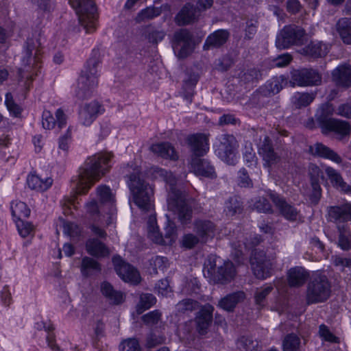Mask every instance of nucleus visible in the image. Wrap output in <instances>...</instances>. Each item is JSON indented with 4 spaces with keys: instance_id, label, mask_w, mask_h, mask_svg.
Instances as JSON below:
<instances>
[{
    "instance_id": "obj_1",
    "label": "nucleus",
    "mask_w": 351,
    "mask_h": 351,
    "mask_svg": "<svg viewBox=\"0 0 351 351\" xmlns=\"http://www.w3.org/2000/svg\"><path fill=\"white\" fill-rule=\"evenodd\" d=\"M112 157L110 153H101L88 158L80 169L77 178L73 180L75 193L84 195L92 186L109 170V162Z\"/></svg>"
},
{
    "instance_id": "obj_2",
    "label": "nucleus",
    "mask_w": 351,
    "mask_h": 351,
    "mask_svg": "<svg viewBox=\"0 0 351 351\" xmlns=\"http://www.w3.org/2000/svg\"><path fill=\"white\" fill-rule=\"evenodd\" d=\"M97 201L91 199L86 203V214L95 222L110 226L116 219L115 194L109 186L99 185L96 188Z\"/></svg>"
},
{
    "instance_id": "obj_3",
    "label": "nucleus",
    "mask_w": 351,
    "mask_h": 351,
    "mask_svg": "<svg viewBox=\"0 0 351 351\" xmlns=\"http://www.w3.org/2000/svg\"><path fill=\"white\" fill-rule=\"evenodd\" d=\"M153 176L154 179L161 178L171 186L167 198L168 208L178 215L181 223H189L192 218V202L186 201L184 195L173 187L176 182L175 176L171 172L158 167L154 168Z\"/></svg>"
},
{
    "instance_id": "obj_4",
    "label": "nucleus",
    "mask_w": 351,
    "mask_h": 351,
    "mask_svg": "<svg viewBox=\"0 0 351 351\" xmlns=\"http://www.w3.org/2000/svg\"><path fill=\"white\" fill-rule=\"evenodd\" d=\"M128 186L134 203L142 211L153 209L154 190L149 184L141 179L138 171L129 176Z\"/></svg>"
},
{
    "instance_id": "obj_5",
    "label": "nucleus",
    "mask_w": 351,
    "mask_h": 351,
    "mask_svg": "<svg viewBox=\"0 0 351 351\" xmlns=\"http://www.w3.org/2000/svg\"><path fill=\"white\" fill-rule=\"evenodd\" d=\"M99 64V60L97 54L88 60L77 80L75 96L79 99H84L89 97L92 90L97 85Z\"/></svg>"
},
{
    "instance_id": "obj_6",
    "label": "nucleus",
    "mask_w": 351,
    "mask_h": 351,
    "mask_svg": "<svg viewBox=\"0 0 351 351\" xmlns=\"http://www.w3.org/2000/svg\"><path fill=\"white\" fill-rule=\"evenodd\" d=\"M204 270L215 282L224 284L232 280L236 269L230 261H223L219 257L210 256L204 265Z\"/></svg>"
},
{
    "instance_id": "obj_7",
    "label": "nucleus",
    "mask_w": 351,
    "mask_h": 351,
    "mask_svg": "<svg viewBox=\"0 0 351 351\" xmlns=\"http://www.w3.org/2000/svg\"><path fill=\"white\" fill-rule=\"evenodd\" d=\"M75 10L79 22L86 32L90 33L96 29L97 13L93 0H69Z\"/></svg>"
},
{
    "instance_id": "obj_8",
    "label": "nucleus",
    "mask_w": 351,
    "mask_h": 351,
    "mask_svg": "<svg viewBox=\"0 0 351 351\" xmlns=\"http://www.w3.org/2000/svg\"><path fill=\"white\" fill-rule=\"evenodd\" d=\"M330 294V285L326 276L315 274L308 285L306 301L308 304L322 302L326 300Z\"/></svg>"
},
{
    "instance_id": "obj_9",
    "label": "nucleus",
    "mask_w": 351,
    "mask_h": 351,
    "mask_svg": "<svg viewBox=\"0 0 351 351\" xmlns=\"http://www.w3.org/2000/svg\"><path fill=\"white\" fill-rule=\"evenodd\" d=\"M237 147L238 143L233 135L222 134L215 145V152L225 162L234 165L237 161Z\"/></svg>"
},
{
    "instance_id": "obj_10",
    "label": "nucleus",
    "mask_w": 351,
    "mask_h": 351,
    "mask_svg": "<svg viewBox=\"0 0 351 351\" xmlns=\"http://www.w3.org/2000/svg\"><path fill=\"white\" fill-rule=\"evenodd\" d=\"M250 264L254 276L259 279H265L271 275L274 258H267L263 251L255 250L251 256Z\"/></svg>"
},
{
    "instance_id": "obj_11",
    "label": "nucleus",
    "mask_w": 351,
    "mask_h": 351,
    "mask_svg": "<svg viewBox=\"0 0 351 351\" xmlns=\"http://www.w3.org/2000/svg\"><path fill=\"white\" fill-rule=\"evenodd\" d=\"M318 121L322 133L334 132L338 135L339 140L341 141L346 137H349L351 134V125L347 121L336 119H326L323 115L318 118Z\"/></svg>"
},
{
    "instance_id": "obj_12",
    "label": "nucleus",
    "mask_w": 351,
    "mask_h": 351,
    "mask_svg": "<svg viewBox=\"0 0 351 351\" xmlns=\"http://www.w3.org/2000/svg\"><path fill=\"white\" fill-rule=\"evenodd\" d=\"M291 80L299 86H318L322 82V76L313 69H302L292 72Z\"/></svg>"
},
{
    "instance_id": "obj_13",
    "label": "nucleus",
    "mask_w": 351,
    "mask_h": 351,
    "mask_svg": "<svg viewBox=\"0 0 351 351\" xmlns=\"http://www.w3.org/2000/svg\"><path fill=\"white\" fill-rule=\"evenodd\" d=\"M173 49L181 58H186L192 52L193 45L191 36L186 29H181L175 33Z\"/></svg>"
},
{
    "instance_id": "obj_14",
    "label": "nucleus",
    "mask_w": 351,
    "mask_h": 351,
    "mask_svg": "<svg viewBox=\"0 0 351 351\" xmlns=\"http://www.w3.org/2000/svg\"><path fill=\"white\" fill-rule=\"evenodd\" d=\"M258 154L263 160V166L269 169L276 166L281 160L280 156L275 152L268 136H265L263 142L260 144Z\"/></svg>"
},
{
    "instance_id": "obj_15",
    "label": "nucleus",
    "mask_w": 351,
    "mask_h": 351,
    "mask_svg": "<svg viewBox=\"0 0 351 351\" xmlns=\"http://www.w3.org/2000/svg\"><path fill=\"white\" fill-rule=\"evenodd\" d=\"M112 261L117 274L123 280L132 284L140 282V274L134 267L123 262L119 257H114Z\"/></svg>"
},
{
    "instance_id": "obj_16",
    "label": "nucleus",
    "mask_w": 351,
    "mask_h": 351,
    "mask_svg": "<svg viewBox=\"0 0 351 351\" xmlns=\"http://www.w3.org/2000/svg\"><path fill=\"white\" fill-rule=\"evenodd\" d=\"M104 112L102 105L97 101H92L84 104L79 112L80 122L86 126H88L97 119L99 114Z\"/></svg>"
},
{
    "instance_id": "obj_17",
    "label": "nucleus",
    "mask_w": 351,
    "mask_h": 351,
    "mask_svg": "<svg viewBox=\"0 0 351 351\" xmlns=\"http://www.w3.org/2000/svg\"><path fill=\"white\" fill-rule=\"evenodd\" d=\"M187 143L193 153L194 157L202 156L209 149L208 135L204 134H194L189 136Z\"/></svg>"
},
{
    "instance_id": "obj_18",
    "label": "nucleus",
    "mask_w": 351,
    "mask_h": 351,
    "mask_svg": "<svg viewBox=\"0 0 351 351\" xmlns=\"http://www.w3.org/2000/svg\"><path fill=\"white\" fill-rule=\"evenodd\" d=\"M321 173L322 172L317 167L313 166L311 168V187L306 189L304 192V195L308 197L310 202L313 204H317L322 196V189L319 184V178Z\"/></svg>"
},
{
    "instance_id": "obj_19",
    "label": "nucleus",
    "mask_w": 351,
    "mask_h": 351,
    "mask_svg": "<svg viewBox=\"0 0 351 351\" xmlns=\"http://www.w3.org/2000/svg\"><path fill=\"white\" fill-rule=\"evenodd\" d=\"M269 197L285 219L289 221H296L300 218V214L297 209L287 204L283 198L273 193H269Z\"/></svg>"
},
{
    "instance_id": "obj_20",
    "label": "nucleus",
    "mask_w": 351,
    "mask_h": 351,
    "mask_svg": "<svg viewBox=\"0 0 351 351\" xmlns=\"http://www.w3.org/2000/svg\"><path fill=\"white\" fill-rule=\"evenodd\" d=\"M328 214L337 223L348 221L351 219V203L330 206L328 208Z\"/></svg>"
},
{
    "instance_id": "obj_21",
    "label": "nucleus",
    "mask_w": 351,
    "mask_h": 351,
    "mask_svg": "<svg viewBox=\"0 0 351 351\" xmlns=\"http://www.w3.org/2000/svg\"><path fill=\"white\" fill-rule=\"evenodd\" d=\"M325 173L335 188L343 193L351 194V186L344 181L339 171L330 167H326Z\"/></svg>"
},
{
    "instance_id": "obj_22",
    "label": "nucleus",
    "mask_w": 351,
    "mask_h": 351,
    "mask_svg": "<svg viewBox=\"0 0 351 351\" xmlns=\"http://www.w3.org/2000/svg\"><path fill=\"white\" fill-rule=\"evenodd\" d=\"M311 154L329 159L337 164L341 162V158L333 150L320 143H317L309 147Z\"/></svg>"
},
{
    "instance_id": "obj_23",
    "label": "nucleus",
    "mask_w": 351,
    "mask_h": 351,
    "mask_svg": "<svg viewBox=\"0 0 351 351\" xmlns=\"http://www.w3.org/2000/svg\"><path fill=\"white\" fill-rule=\"evenodd\" d=\"M328 51V45L320 41H311L301 49V53L305 56L317 58L326 56Z\"/></svg>"
},
{
    "instance_id": "obj_24",
    "label": "nucleus",
    "mask_w": 351,
    "mask_h": 351,
    "mask_svg": "<svg viewBox=\"0 0 351 351\" xmlns=\"http://www.w3.org/2000/svg\"><path fill=\"white\" fill-rule=\"evenodd\" d=\"M308 278V272L300 267L291 268L287 273V281L291 287H300L306 282Z\"/></svg>"
},
{
    "instance_id": "obj_25",
    "label": "nucleus",
    "mask_w": 351,
    "mask_h": 351,
    "mask_svg": "<svg viewBox=\"0 0 351 351\" xmlns=\"http://www.w3.org/2000/svg\"><path fill=\"white\" fill-rule=\"evenodd\" d=\"M332 77L338 86L348 87L351 85V68L346 65L339 66L333 70Z\"/></svg>"
},
{
    "instance_id": "obj_26",
    "label": "nucleus",
    "mask_w": 351,
    "mask_h": 351,
    "mask_svg": "<svg viewBox=\"0 0 351 351\" xmlns=\"http://www.w3.org/2000/svg\"><path fill=\"white\" fill-rule=\"evenodd\" d=\"M86 250L91 256L103 258L110 254L109 249L97 239H89L86 243Z\"/></svg>"
},
{
    "instance_id": "obj_27",
    "label": "nucleus",
    "mask_w": 351,
    "mask_h": 351,
    "mask_svg": "<svg viewBox=\"0 0 351 351\" xmlns=\"http://www.w3.org/2000/svg\"><path fill=\"white\" fill-rule=\"evenodd\" d=\"M191 167L197 175L208 178H213L215 176L213 167L204 159H201L199 157H193Z\"/></svg>"
},
{
    "instance_id": "obj_28",
    "label": "nucleus",
    "mask_w": 351,
    "mask_h": 351,
    "mask_svg": "<svg viewBox=\"0 0 351 351\" xmlns=\"http://www.w3.org/2000/svg\"><path fill=\"white\" fill-rule=\"evenodd\" d=\"M296 26H285L277 36L276 44L278 48L285 49L293 45Z\"/></svg>"
},
{
    "instance_id": "obj_29",
    "label": "nucleus",
    "mask_w": 351,
    "mask_h": 351,
    "mask_svg": "<svg viewBox=\"0 0 351 351\" xmlns=\"http://www.w3.org/2000/svg\"><path fill=\"white\" fill-rule=\"evenodd\" d=\"M150 150L154 154L165 159L177 160L178 156L174 147L169 143H159L153 144Z\"/></svg>"
},
{
    "instance_id": "obj_30",
    "label": "nucleus",
    "mask_w": 351,
    "mask_h": 351,
    "mask_svg": "<svg viewBox=\"0 0 351 351\" xmlns=\"http://www.w3.org/2000/svg\"><path fill=\"white\" fill-rule=\"evenodd\" d=\"M213 310V308L212 306H205L197 317V328L200 334H204L208 328L212 320Z\"/></svg>"
},
{
    "instance_id": "obj_31",
    "label": "nucleus",
    "mask_w": 351,
    "mask_h": 351,
    "mask_svg": "<svg viewBox=\"0 0 351 351\" xmlns=\"http://www.w3.org/2000/svg\"><path fill=\"white\" fill-rule=\"evenodd\" d=\"M147 237L153 243L164 245V237L159 230L156 216L152 214L150 215L147 221Z\"/></svg>"
},
{
    "instance_id": "obj_32",
    "label": "nucleus",
    "mask_w": 351,
    "mask_h": 351,
    "mask_svg": "<svg viewBox=\"0 0 351 351\" xmlns=\"http://www.w3.org/2000/svg\"><path fill=\"white\" fill-rule=\"evenodd\" d=\"M199 11L191 5L186 4L176 16V20L178 25H184L193 22L198 16Z\"/></svg>"
},
{
    "instance_id": "obj_33",
    "label": "nucleus",
    "mask_w": 351,
    "mask_h": 351,
    "mask_svg": "<svg viewBox=\"0 0 351 351\" xmlns=\"http://www.w3.org/2000/svg\"><path fill=\"white\" fill-rule=\"evenodd\" d=\"M229 34L227 31L219 29L210 34L206 39L204 44V49L210 47H217L224 44L228 40Z\"/></svg>"
},
{
    "instance_id": "obj_34",
    "label": "nucleus",
    "mask_w": 351,
    "mask_h": 351,
    "mask_svg": "<svg viewBox=\"0 0 351 351\" xmlns=\"http://www.w3.org/2000/svg\"><path fill=\"white\" fill-rule=\"evenodd\" d=\"M28 186L36 191H44L47 190L52 184V180L50 178L42 179L35 174H31L27 180Z\"/></svg>"
},
{
    "instance_id": "obj_35",
    "label": "nucleus",
    "mask_w": 351,
    "mask_h": 351,
    "mask_svg": "<svg viewBox=\"0 0 351 351\" xmlns=\"http://www.w3.org/2000/svg\"><path fill=\"white\" fill-rule=\"evenodd\" d=\"M245 299V293L242 291L234 293L228 295L219 302V306L223 309L230 311L236 306V305L243 301Z\"/></svg>"
},
{
    "instance_id": "obj_36",
    "label": "nucleus",
    "mask_w": 351,
    "mask_h": 351,
    "mask_svg": "<svg viewBox=\"0 0 351 351\" xmlns=\"http://www.w3.org/2000/svg\"><path fill=\"white\" fill-rule=\"evenodd\" d=\"M101 291L111 303L118 304L121 303L124 298L121 292L115 291L108 282H104L101 285Z\"/></svg>"
},
{
    "instance_id": "obj_37",
    "label": "nucleus",
    "mask_w": 351,
    "mask_h": 351,
    "mask_svg": "<svg viewBox=\"0 0 351 351\" xmlns=\"http://www.w3.org/2000/svg\"><path fill=\"white\" fill-rule=\"evenodd\" d=\"M315 93H296L291 97V104L296 108L308 106L315 98Z\"/></svg>"
},
{
    "instance_id": "obj_38",
    "label": "nucleus",
    "mask_w": 351,
    "mask_h": 351,
    "mask_svg": "<svg viewBox=\"0 0 351 351\" xmlns=\"http://www.w3.org/2000/svg\"><path fill=\"white\" fill-rule=\"evenodd\" d=\"M337 30L346 44H351V19H341L337 23Z\"/></svg>"
},
{
    "instance_id": "obj_39",
    "label": "nucleus",
    "mask_w": 351,
    "mask_h": 351,
    "mask_svg": "<svg viewBox=\"0 0 351 351\" xmlns=\"http://www.w3.org/2000/svg\"><path fill=\"white\" fill-rule=\"evenodd\" d=\"M195 230L199 236L204 239L206 237H213L215 226L210 221L199 220L195 222Z\"/></svg>"
},
{
    "instance_id": "obj_40",
    "label": "nucleus",
    "mask_w": 351,
    "mask_h": 351,
    "mask_svg": "<svg viewBox=\"0 0 351 351\" xmlns=\"http://www.w3.org/2000/svg\"><path fill=\"white\" fill-rule=\"evenodd\" d=\"M287 84L283 75L276 76L269 80L265 84V88L269 94H276L280 91Z\"/></svg>"
},
{
    "instance_id": "obj_41",
    "label": "nucleus",
    "mask_w": 351,
    "mask_h": 351,
    "mask_svg": "<svg viewBox=\"0 0 351 351\" xmlns=\"http://www.w3.org/2000/svg\"><path fill=\"white\" fill-rule=\"evenodd\" d=\"M144 35L149 43H158L165 38V32L159 28L147 26L144 29Z\"/></svg>"
},
{
    "instance_id": "obj_42",
    "label": "nucleus",
    "mask_w": 351,
    "mask_h": 351,
    "mask_svg": "<svg viewBox=\"0 0 351 351\" xmlns=\"http://www.w3.org/2000/svg\"><path fill=\"white\" fill-rule=\"evenodd\" d=\"M12 214L16 220L21 219L22 217H27L30 214V210L27 205L20 201H15L11 205Z\"/></svg>"
},
{
    "instance_id": "obj_43",
    "label": "nucleus",
    "mask_w": 351,
    "mask_h": 351,
    "mask_svg": "<svg viewBox=\"0 0 351 351\" xmlns=\"http://www.w3.org/2000/svg\"><path fill=\"white\" fill-rule=\"evenodd\" d=\"M300 338L294 334H290L283 341V351H300Z\"/></svg>"
},
{
    "instance_id": "obj_44",
    "label": "nucleus",
    "mask_w": 351,
    "mask_h": 351,
    "mask_svg": "<svg viewBox=\"0 0 351 351\" xmlns=\"http://www.w3.org/2000/svg\"><path fill=\"white\" fill-rule=\"evenodd\" d=\"M156 303L155 297L149 293L142 294L140 301L136 306V311L138 314H141L145 310L151 308Z\"/></svg>"
},
{
    "instance_id": "obj_45",
    "label": "nucleus",
    "mask_w": 351,
    "mask_h": 351,
    "mask_svg": "<svg viewBox=\"0 0 351 351\" xmlns=\"http://www.w3.org/2000/svg\"><path fill=\"white\" fill-rule=\"evenodd\" d=\"M101 267L97 261L90 257H84L82 261L81 271L83 275L88 276L90 271H100Z\"/></svg>"
},
{
    "instance_id": "obj_46",
    "label": "nucleus",
    "mask_w": 351,
    "mask_h": 351,
    "mask_svg": "<svg viewBox=\"0 0 351 351\" xmlns=\"http://www.w3.org/2000/svg\"><path fill=\"white\" fill-rule=\"evenodd\" d=\"M241 204L237 198H230L226 202L224 212L227 216L232 217L235 214L241 213Z\"/></svg>"
},
{
    "instance_id": "obj_47",
    "label": "nucleus",
    "mask_w": 351,
    "mask_h": 351,
    "mask_svg": "<svg viewBox=\"0 0 351 351\" xmlns=\"http://www.w3.org/2000/svg\"><path fill=\"white\" fill-rule=\"evenodd\" d=\"M177 239V229L174 223L169 222L165 228L164 245H172Z\"/></svg>"
},
{
    "instance_id": "obj_48",
    "label": "nucleus",
    "mask_w": 351,
    "mask_h": 351,
    "mask_svg": "<svg viewBox=\"0 0 351 351\" xmlns=\"http://www.w3.org/2000/svg\"><path fill=\"white\" fill-rule=\"evenodd\" d=\"M160 14V10L154 7H148L141 10L136 17V21L138 23L145 20L152 19Z\"/></svg>"
},
{
    "instance_id": "obj_49",
    "label": "nucleus",
    "mask_w": 351,
    "mask_h": 351,
    "mask_svg": "<svg viewBox=\"0 0 351 351\" xmlns=\"http://www.w3.org/2000/svg\"><path fill=\"white\" fill-rule=\"evenodd\" d=\"M120 351H141V348L138 339L135 338H128L121 341L120 344Z\"/></svg>"
},
{
    "instance_id": "obj_50",
    "label": "nucleus",
    "mask_w": 351,
    "mask_h": 351,
    "mask_svg": "<svg viewBox=\"0 0 351 351\" xmlns=\"http://www.w3.org/2000/svg\"><path fill=\"white\" fill-rule=\"evenodd\" d=\"M271 286H265L258 289L255 293L254 299L256 304L260 306L264 305L266 297L272 291Z\"/></svg>"
},
{
    "instance_id": "obj_51",
    "label": "nucleus",
    "mask_w": 351,
    "mask_h": 351,
    "mask_svg": "<svg viewBox=\"0 0 351 351\" xmlns=\"http://www.w3.org/2000/svg\"><path fill=\"white\" fill-rule=\"evenodd\" d=\"M16 224L22 237H27L34 231V226L28 221H24L21 219L16 220Z\"/></svg>"
},
{
    "instance_id": "obj_52",
    "label": "nucleus",
    "mask_w": 351,
    "mask_h": 351,
    "mask_svg": "<svg viewBox=\"0 0 351 351\" xmlns=\"http://www.w3.org/2000/svg\"><path fill=\"white\" fill-rule=\"evenodd\" d=\"M73 127L69 126L66 132L60 137L58 147L60 149L67 152L69 149V144L72 138Z\"/></svg>"
},
{
    "instance_id": "obj_53",
    "label": "nucleus",
    "mask_w": 351,
    "mask_h": 351,
    "mask_svg": "<svg viewBox=\"0 0 351 351\" xmlns=\"http://www.w3.org/2000/svg\"><path fill=\"white\" fill-rule=\"evenodd\" d=\"M5 104L10 113L13 114L15 117L21 114V110L20 107L14 103L11 93H6Z\"/></svg>"
},
{
    "instance_id": "obj_54",
    "label": "nucleus",
    "mask_w": 351,
    "mask_h": 351,
    "mask_svg": "<svg viewBox=\"0 0 351 351\" xmlns=\"http://www.w3.org/2000/svg\"><path fill=\"white\" fill-rule=\"evenodd\" d=\"M56 125L55 119L52 113L49 110H45L43 113V126L45 129L51 130Z\"/></svg>"
},
{
    "instance_id": "obj_55",
    "label": "nucleus",
    "mask_w": 351,
    "mask_h": 351,
    "mask_svg": "<svg viewBox=\"0 0 351 351\" xmlns=\"http://www.w3.org/2000/svg\"><path fill=\"white\" fill-rule=\"evenodd\" d=\"M165 337L162 335L151 334L147 339L146 347L152 348L165 342Z\"/></svg>"
},
{
    "instance_id": "obj_56",
    "label": "nucleus",
    "mask_w": 351,
    "mask_h": 351,
    "mask_svg": "<svg viewBox=\"0 0 351 351\" xmlns=\"http://www.w3.org/2000/svg\"><path fill=\"white\" fill-rule=\"evenodd\" d=\"M198 243L199 239L192 234L184 235L182 239V246L187 249L194 247Z\"/></svg>"
},
{
    "instance_id": "obj_57",
    "label": "nucleus",
    "mask_w": 351,
    "mask_h": 351,
    "mask_svg": "<svg viewBox=\"0 0 351 351\" xmlns=\"http://www.w3.org/2000/svg\"><path fill=\"white\" fill-rule=\"evenodd\" d=\"M197 302L191 300V299H185L180 302L177 304V308L178 311L184 312L187 311H193L195 308L197 306Z\"/></svg>"
},
{
    "instance_id": "obj_58",
    "label": "nucleus",
    "mask_w": 351,
    "mask_h": 351,
    "mask_svg": "<svg viewBox=\"0 0 351 351\" xmlns=\"http://www.w3.org/2000/svg\"><path fill=\"white\" fill-rule=\"evenodd\" d=\"M161 314L158 311H154L148 313L142 317L143 321L147 325H153L157 324L160 320Z\"/></svg>"
},
{
    "instance_id": "obj_59",
    "label": "nucleus",
    "mask_w": 351,
    "mask_h": 351,
    "mask_svg": "<svg viewBox=\"0 0 351 351\" xmlns=\"http://www.w3.org/2000/svg\"><path fill=\"white\" fill-rule=\"evenodd\" d=\"M319 333L320 337L325 341L329 342H337L338 338L335 337L328 328V327L324 324L319 326Z\"/></svg>"
},
{
    "instance_id": "obj_60",
    "label": "nucleus",
    "mask_w": 351,
    "mask_h": 351,
    "mask_svg": "<svg viewBox=\"0 0 351 351\" xmlns=\"http://www.w3.org/2000/svg\"><path fill=\"white\" fill-rule=\"evenodd\" d=\"M254 207L259 212L265 213H270L272 212L271 204L265 198H262L256 201L254 203Z\"/></svg>"
},
{
    "instance_id": "obj_61",
    "label": "nucleus",
    "mask_w": 351,
    "mask_h": 351,
    "mask_svg": "<svg viewBox=\"0 0 351 351\" xmlns=\"http://www.w3.org/2000/svg\"><path fill=\"white\" fill-rule=\"evenodd\" d=\"M90 219L93 223L90 227L92 232L100 238H106L107 234L104 228L108 227V226H104L101 223H96L90 217Z\"/></svg>"
},
{
    "instance_id": "obj_62",
    "label": "nucleus",
    "mask_w": 351,
    "mask_h": 351,
    "mask_svg": "<svg viewBox=\"0 0 351 351\" xmlns=\"http://www.w3.org/2000/svg\"><path fill=\"white\" fill-rule=\"evenodd\" d=\"M338 229L339 231V244L342 249L347 250L350 247V240L347 237L345 228H341L340 226H338Z\"/></svg>"
},
{
    "instance_id": "obj_63",
    "label": "nucleus",
    "mask_w": 351,
    "mask_h": 351,
    "mask_svg": "<svg viewBox=\"0 0 351 351\" xmlns=\"http://www.w3.org/2000/svg\"><path fill=\"white\" fill-rule=\"evenodd\" d=\"M292 60L291 55L285 53L278 56L274 60V66L277 67H283L288 65Z\"/></svg>"
},
{
    "instance_id": "obj_64",
    "label": "nucleus",
    "mask_w": 351,
    "mask_h": 351,
    "mask_svg": "<svg viewBox=\"0 0 351 351\" xmlns=\"http://www.w3.org/2000/svg\"><path fill=\"white\" fill-rule=\"evenodd\" d=\"M156 289L159 294L162 295L167 296L171 293L167 280H161L157 284Z\"/></svg>"
}]
</instances>
